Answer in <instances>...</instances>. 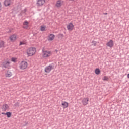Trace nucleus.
Here are the masks:
<instances>
[{
  "mask_svg": "<svg viewBox=\"0 0 129 129\" xmlns=\"http://www.w3.org/2000/svg\"><path fill=\"white\" fill-rule=\"evenodd\" d=\"M37 50L35 47H30L26 50V54L28 57H33L36 54Z\"/></svg>",
  "mask_w": 129,
  "mask_h": 129,
  "instance_id": "obj_1",
  "label": "nucleus"
},
{
  "mask_svg": "<svg viewBox=\"0 0 129 129\" xmlns=\"http://www.w3.org/2000/svg\"><path fill=\"white\" fill-rule=\"evenodd\" d=\"M52 56V52L49 50H42V58L43 59H48Z\"/></svg>",
  "mask_w": 129,
  "mask_h": 129,
  "instance_id": "obj_2",
  "label": "nucleus"
},
{
  "mask_svg": "<svg viewBox=\"0 0 129 129\" xmlns=\"http://www.w3.org/2000/svg\"><path fill=\"white\" fill-rule=\"evenodd\" d=\"M19 67L21 70H25L26 68H28V62L23 60L20 62Z\"/></svg>",
  "mask_w": 129,
  "mask_h": 129,
  "instance_id": "obj_3",
  "label": "nucleus"
},
{
  "mask_svg": "<svg viewBox=\"0 0 129 129\" xmlns=\"http://www.w3.org/2000/svg\"><path fill=\"white\" fill-rule=\"evenodd\" d=\"M46 3V0H36V6L38 8H41L43 7L45 3Z\"/></svg>",
  "mask_w": 129,
  "mask_h": 129,
  "instance_id": "obj_4",
  "label": "nucleus"
},
{
  "mask_svg": "<svg viewBox=\"0 0 129 129\" xmlns=\"http://www.w3.org/2000/svg\"><path fill=\"white\" fill-rule=\"evenodd\" d=\"M53 69H54V66L50 64L45 68L44 71L46 73H50Z\"/></svg>",
  "mask_w": 129,
  "mask_h": 129,
  "instance_id": "obj_5",
  "label": "nucleus"
},
{
  "mask_svg": "<svg viewBox=\"0 0 129 129\" xmlns=\"http://www.w3.org/2000/svg\"><path fill=\"white\" fill-rule=\"evenodd\" d=\"M63 5H64V1L58 0L57 1H56L55 7H56V8H61V7L63 6Z\"/></svg>",
  "mask_w": 129,
  "mask_h": 129,
  "instance_id": "obj_6",
  "label": "nucleus"
},
{
  "mask_svg": "<svg viewBox=\"0 0 129 129\" xmlns=\"http://www.w3.org/2000/svg\"><path fill=\"white\" fill-rule=\"evenodd\" d=\"M11 62L9 61H5L3 63V67L4 68H7V69H10V65Z\"/></svg>",
  "mask_w": 129,
  "mask_h": 129,
  "instance_id": "obj_7",
  "label": "nucleus"
},
{
  "mask_svg": "<svg viewBox=\"0 0 129 129\" xmlns=\"http://www.w3.org/2000/svg\"><path fill=\"white\" fill-rule=\"evenodd\" d=\"M88 101H89V98H84L82 100V103L84 106L87 105L88 104Z\"/></svg>",
  "mask_w": 129,
  "mask_h": 129,
  "instance_id": "obj_8",
  "label": "nucleus"
},
{
  "mask_svg": "<svg viewBox=\"0 0 129 129\" xmlns=\"http://www.w3.org/2000/svg\"><path fill=\"white\" fill-rule=\"evenodd\" d=\"M2 111H7L9 109V105L7 104H4L2 105L1 107Z\"/></svg>",
  "mask_w": 129,
  "mask_h": 129,
  "instance_id": "obj_9",
  "label": "nucleus"
},
{
  "mask_svg": "<svg viewBox=\"0 0 129 129\" xmlns=\"http://www.w3.org/2000/svg\"><path fill=\"white\" fill-rule=\"evenodd\" d=\"M68 31H72L74 29V25L72 23H70L67 26Z\"/></svg>",
  "mask_w": 129,
  "mask_h": 129,
  "instance_id": "obj_10",
  "label": "nucleus"
},
{
  "mask_svg": "<svg viewBox=\"0 0 129 129\" xmlns=\"http://www.w3.org/2000/svg\"><path fill=\"white\" fill-rule=\"evenodd\" d=\"M54 39H55V35L52 34L49 35L47 37V40L49 42H52Z\"/></svg>",
  "mask_w": 129,
  "mask_h": 129,
  "instance_id": "obj_11",
  "label": "nucleus"
},
{
  "mask_svg": "<svg viewBox=\"0 0 129 129\" xmlns=\"http://www.w3.org/2000/svg\"><path fill=\"white\" fill-rule=\"evenodd\" d=\"M106 46L109 48H112L113 47V40H110L106 43Z\"/></svg>",
  "mask_w": 129,
  "mask_h": 129,
  "instance_id": "obj_12",
  "label": "nucleus"
},
{
  "mask_svg": "<svg viewBox=\"0 0 129 129\" xmlns=\"http://www.w3.org/2000/svg\"><path fill=\"white\" fill-rule=\"evenodd\" d=\"M23 29H28L29 28V22L28 21H25L23 23Z\"/></svg>",
  "mask_w": 129,
  "mask_h": 129,
  "instance_id": "obj_13",
  "label": "nucleus"
},
{
  "mask_svg": "<svg viewBox=\"0 0 129 129\" xmlns=\"http://www.w3.org/2000/svg\"><path fill=\"white\" fill-rule=\"evenodd\" d=\"M9 39L11 42H15V41H16V39H17V36L15 34H13L9 37Z\"/></svg>",
  "mask_w": 129,
  "mask_h": 129,
  "instance_id": "obj_14",
  "label": "nucleus"
},
{
  "mask_svg": "<svg viewBox=\"0 0 129 129\" xmlns=\"http://www.w3.org/2000/svg\"><path fill=\"white\" fill-rule=\"evenodd\" d=\"M61 105H62V107L63 109H65V108H67L68 107V103L66 101L62 102Z\"/></svg>",
  "mask_w": 129,
  "mask_h": 129,
  "instance_id": "obj_15",
  "label": "nucleus"
},
{
  "mask_svg": "<svg viewBox=\"0 0 129 129\" xmlns=\"http://www.w3.org/2000/svg\"><path fill=\"white\" fill-rule=\"evenodd\" d=\"M11 0H5L4 2V5L5 7H8L11 5Z\"/></svg>",
  "mask_w": 129,
  "mask_h": 129,
  "instance_id": "obj_16",
  "label": "nucleus"
},
{
  "mask_svg": "<svg viewBox=\"0 0 129 129\" xmlns=\"http://www.w3.org/2000/svg\"><path fill=\"white\" fill-rule=\"evenodd\" d=\"M12 75V72H11L10 71H8L7 73L5 74L6 77H11Z\"/></svg>",
  "mask_w": 129,
  "mask_h": 129,
  "instance_id": "obj_17",
  "label": "nucleus"
},
{
  "mask_svg": "<svg viewBox=\"0 0 129 129\" xmlns=\"http://www.w3.org/2000/svg\"><path fill=\"white\" fill-rule=\"evenodd\" d=\"M95 73L97 75L100 74V70H99L98 68L96 69L95 70Z\"/></svg>",
  "mask_w": 129,
  "mask_h": 129,
  "instance_id": "obj_18",
  "label": "nucleus"
},
{
  "mask_svg": "<svg viewBox=\"0 0 129 129\" xmlns=\"http://www.w3.org/2000/svg\"><path fill=\"white\" fill-rule=\"evenodd\" d=\"M5 47V42L1 41L0 42V48H3Z\"/></svg>",
  "mask_w": 129,
  "mask_h": 129,
  "instance_id": "obj_19",
  "label": "nucleus"
},
{
  "mask_svg": "<svg viewBox=\"0 0 129 129\" xmlns=\"http://www.w3.org/2000/svg\"><path fill=\"white\" fill-rule=\"evenodd\" d=\"M5 114L7 115V117L10 118L12 115V113H11V112H6Z\"/></svg>",
  "mask_w": 129,
  "mask_h": 129,
  "instance_id": "obj_20",
  "label": "nucleus"
},
{
  "mask_svg": "<svg viewBox=\"0 0 129 129\" xmlns=\"http://www.w3.org/2000/svg\"><path fill=\"white\" fill-rule=\"evenodd\" d=\"M46 30V26H41L40 28V31L42 32L45 31Z\"/></svg>",
  "mask_w": 129,
  "mask_h": 129,
  "instance_id": "obj_21",
  "label": "nucleus"
},
{
  "mask_svg": "<svg viewBox=\"0 0 129 129\" xmlns=\"http://www.w3.org/2000/svg\"><path fill=\"white\" fill-rule=\"evenodd\" d=\"M17 58L16 57H12L11 58L12 62H14V63H16L17 62Z\"/></svg>",
  "mask_w": 129,
  "mask_h": 129,
  "instance_id": "obj_22",
  "label": "nucleus"
},
{
  "mask_svg": "<svg viewBox=\"0 0 129 129\" xmlns=\"http://www.w3.org/2000/svg\"><path fill=\"white\" fill-rule=\"evenodd\" d=\"M92 44H93L94 47H95V46H96V45H97V42L96 41H93L92 42Z\"/></svg>",
  "mask_w": 129,
  "mask_h": 129,
  "instance_id": "obj_23",
  "label": "nucleus"
},
{
  "mask_svg": "<svg viewBox=\"0 0 129 129\" xmlns=\"http://www.w3.org/2000/svg\"><path fill=\"white\" fill-rule=\"evenodd\" d=\"M103 80H104V81H106L108 80V77L106 76H104L103 78Z\"/></svg>",
  "mask_w": 129,
  "mask_h": 129,
  "instance_id": "obj_24",
  "label": "nucleus"
},
{
  "mask_svg": "<svg viewBox=\"0 0 129 129\" xmlns=\"http://www.w3.org/2000/svg\"><path fill=\"white\" fill-rule=\"evenodd\" d=\"M25 42L21 41V42H20L19 45H20V46H22V45H25Z\"/></svg>",
  "mask_w": 129,
  "mask_h": 129,
  "instance_id": "obj_25",
  "label": "nucleus"
},
{
  "mask_svg": "<svg viewBox=\"0 0 129 129\" xmlns=\"http://www.w3.org/2000/svg\"><path fill=\"white\" fill-rule=\"evenodd\" d=\"M1 114H3V115H6V113L2 112Z\"/></svg>",
  "mask_w": 129,
  "mask_h": 129,
  "instance_id": "obj_26",
  "label": "nucleus"
},
{
  "mask_svg": "<svg viewBox=\"0 0 129 129\" xmlns=\"http://www.w3.org/2000/svg\"><path fill=\"white\" fill-rule=\"evenodd\" d=\"M2 10V4L0 3V11Z\"/></svg>",
  "mask_w": 129,
  "mask_h": 129,
  "instance_id": "obj_27",
  "label": "nucleus"
},
{
  "mask_svg": "<svg viewBox=\"0 0 129 129\" xmlns=\"http://www.w3.org/2000/svg\"><path fill=\"white\" fill-rule=\"evenodd\" d=\"M103 15H107V13H104Z\"/></svg>",
  "mask_w": 129,
  "mask_h": 129,
  "instance_id": "obj_28",
  "label": "nucleus"
},
{
  "mask_svg": "<svg viewBox=\"0 0 129 129\" xmlns=\"http://www.w3.org/2000/svg\"><path fill=\"white\" fill-rule=\"evenodd\" d=\"M127 78H129V74L127 76Z\"/></svg>",
  "mask_w": 129,
  "mask_h": 129,
  "instance_id": "obj_29",
  "label": "nucleus"
},
{
  "mask_svg": "<svg viewBox=\"0 0 129 129\" xmlns=\"http://www.w3.org/2000/svg\"><path fill=\"white\" fill-rule=\"evenodd\" d=\"M24 13H26V9L24 10Z\"/></svg>",
  "mask_w": 129,
  "mask_h": 129,
  "instance_id": "obj_30",
  "label": "nucleus"
},
{
  "mask_svg": "<svg viewBox=\"0 0 129 129\" xmlns=\"http://www.w3.org/2000/svg\"><path fill=\"white\" fill-rule=\"evenodd\" d=\"M70 1H73H73H74L75 0H70Z\"/></svg>",
  "mask_w": 129,
  "mask_h": 129,
  "instance_id": "obj_31",
  "label": "nucleus"
},
{
  "mask_svg": "<svg viewBox=\"0 0 129 129\" xmlns=\"http://www.w3.org/2000/svg\"><path fill=\"white\" fill-rule=\"evenodd\" d=\"M56 52H58V50H56Z\"/></svg>",
  "mask_w": 129,
  "mask_h": 129,
  "instance_id": "obj_32",
  "label": "nucleus"
}]
</instances>
